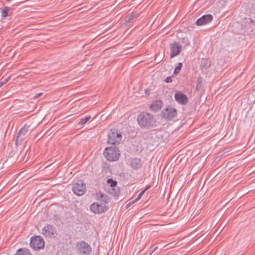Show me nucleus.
I'll use <instances>...</instances> for the list:
<instances>
[{
    "mask_svg": "<svg viewBox=\"0 0 255 255\" xmlns=\"http://www.w3.org/2000/svg\"><path fill=\"white\" fill-rule=\"evenodd\" d=\"M182 45L179 43L174 41L169 44L170 50V57L172 58L180 54L182 50Z\"/></svg>",
    "mask_w": 255,
    "mask_h": 255,
    "instance_id": "10",
    "label": "nucleus"
},
{
    "mask_svg": "<svg viewBox=\"0 0 255 255\" xmlns=\"http://www.w3.org/2000/svg\"><path fill=\"white\" fill-rule=\"evenodd\" d=\"M157 249H158V247H155V248H154V249L153 250V251H152L151 253H152H152H153L154 252H155V251Z\"/></svg>",
    "mask_w": 255,
    "mask_h": 255,
    "instance_id": "34",
    "label": "nucleus"
},
{
    "mask_svg": "<svg viewBox=\"0 0 255 255\" xmlns=\"http://www.w3.org/2000/svg\"><path fill=\"white\" fill-rule=\"evenodd\" d=\"M181 42L182 44L183 45L184 48H185L190 45V42L187 37L182 38L181 39Z\"/></svg>",
    "mask_w": 255,
    "mask_h": 255,
    "instance_id": "25",
    "label": "nucleus"
},
{
    "mask_svg": "<svg viewBox=\"0 0 255 255\" xmlns=\"http://www.w3.org/2000/svg\"><path fill=\"white\" fill-rule=\"evenodd\" d=\"M211 66V63L207 60H203L201 63L200 67L202 70H207Z\"/></svg>",
    "mask_w": 255,
    "mask_h": 255,
    "instance_id": "19",
    "label": "nucleus"
},
{
    "mask_svg": "<svg viewBox=\"0 0 255 255\" xmlns=\"http://www.w3.org/2000/svg\"><path fill=\"white\" fill-rule=\"evenodd\" d=\"M90 209L92 212L96 214H101L107 211L109 209L108 206L104 205L98 203H93L90 206Z\"/></svg>",
    "mask_w": 255,
    "mask_h": 255,
    "instance_id": "8",
    "label": "nucleus"
},
{
    "mask_svg": "<svg viewBox=\"0 0 255 255\" xmlns=\"http://www.w3.org/2000/svg\"><path fill=\"white\" fill-rule=\"evenodd\" d=\"M15 255H31V253L29 249L22 248L16 251Z\"/></svg>",
    "mask_w": 255,
    "mask_h": 255,
    "instance_id": "18",
    "label": "nucleus"
},
{
    "mask_svg": "<svg viewBox=\"0 0 255 255\" xmlns=\"http://www.w3.org/2000/svg\"><path fill=\"white\" fill-rule=\"evenodd\" d=\"M91 119L90 116H87L84 118L80 119V121L78 123V125L82 126L85 125Z\"/></svg>",
    "mask_w": 255,
    "mask_h": 255,
    "instance_id": "22",
    "label": "nucleus"
},
{
    "mask_svg": "<svg viewBox=\"0 0 255 255\" xmlns=\"http://www.w3.org/2000/svg\"><path fill=\"white\" fill-rule=\"evenodd\" d=\"M108 137V143L113 145L119 144L122 137L120 131L117 128H111Z\"/></svg>",
    "mask_w": 255,
    "mask_h": 255,
    "instance_id": "3",
    "label": "nucleus"
},
{
    "mask_svg": "<svg viewBox=\"0 0 255 255\" xmlns=\"http://www.w3.org/2000/svg\"><path fill=\"white\" fill-rule=\"evenodd\" d=\"M163 103L161 100H157L152 102L150 108L151 110L154 112L160 110L163 107Z\"/></svg>",
    "mask_w": 255,
    "mask_h": 255,
    "instance_id": "16",
    "label": "nucleus"
},
{
    "mask_svg": "<svg viewBox=\"0 0 255 255\" xmlns=\"http://www.w3.org/2000/svg\"><path fill=\"white\" fill-rule=\"evenodd\" d=\"M72 191L77 196H81L84 194L86 191V188L83 180L79 179L73 183Z\"/></svg>",
    "mask_w": 255,
    "mask_h": 255,
    "instance_id": "6",
    "label": "nucleus"
},
{
    "mask_svg": "<svg viewBox=\"0 0 255 255\" xmlns=\"http://www.w3.org/2000/svg\"><path fill=\"white\" fill-rule=\"evenodd\" d=\"M152 255V253H150V254L149 255Z\"/></svg>",
    "mask_w": 255,
    "mask_h": 255,
    "instance_id": "37",
    "label": "nucleus"
},
{
    "mask_svg": "<svg viewBox=\"0 0 255 255\" xmlns=\"http://www.w3.org/2000/svg\"><path fill=\"white\" fill-rule=\"evenodd\" d=\"M133 203H131V202L130 203H129L127 205V207H128L129 206H130V205L132 204Z\"/></svg>",
    "mask_w": 255,
    "mask_h": 255,
    "instance_id": "35",
    "label": "nucleus"
},
{
    "mask_svg": "<svg viewBox=\"0 0 255 255\" xmlns=\"http://www.w3.org/2000/svg\"><path fill=\"white\" fill-rule=\"evenodd\" d=\"M130 165L131 168L134 170L140 168L142 166L141 159L136 157L131 158Z\"/></svg>",
    "mask_w": 255,
    "mask_h": 255,
    "instance_id": "15",
    "label": "nucleus"
},
{
    "mask_svg": "<svg viewBox=\"0 0 255 255\" xmlns=\"http://www.w3.org/2000/svg\"><path fill=\"white\" fill-rule=\"evenodd\" d=\"M137 121L141 128L149 129L156 126V121L154 116L145 112H142L137 115Z\"/></svg>",
    "mask_w": 255,
    "mask_h": 255,
    "instance_id": "1",
    "label": "nucleus"
},
{
    "mask_svg": "<svg viewBox=\"0 0 255 255\" xmlns=\"http://www.w3.org/2000/svg\"><path fill=\"white\" fill-rule=\"evenodd\" d=\"M144 193V191L142 190L141 192L139 193V194L137 196V198L135 200H134L131 202V203H134L135 202H136L137 200H139L141 198V197L143 196Z\"/></svg>",
    "mask_w": 255,
    "mask_h": 255,
    "instance_id": "27",
    "label": "nucleus"
},
{
    "mask_svg": "<svg viewBox=\"0 0 255 255\" xmlns=\"http://www.w3.org/2000/svg\"><path fill=\"white\" fill-rule=\"evenodd\" d=\"M104 155L108 161H117L119 159L120 155L119 147L117 146L107 147L104 151Z\"/></svg>",
    "mask_w": 255,
    "mask_h": 255,
    "instance_id": "2",
    "label": "nucleus"
},
{
    "mask_svg": "<svg viewBox=\"0 0 255 255\" xmlns=\"http://www.w3.org/2000/svg\"><path fill=\"white\" fill-rule=\"evenodd\" d=\"M144 92H145V93L146 95H149L150 93V90L149 89H145Z\"/></svg>",
    "mask_w": 255,
    "mask_h": 255,
    "instance_id": "31",
    "label": "nucleus"
},
{
    "mask_svg": "<svg viewBox=\"0 0 255 255\" xmlns=\"http://www.w3.org/2000/svg\"><path fill=\"white\" fill-rule=\"evenodd\" d=\"M76 249L77 253L82 255H88L92 252L91 247L84 241L77 242Z\"/></svg>",
    "mask_w": 255,
    "mask_h": 255,
    "instance_id": "5",
    "label": "nucleus"
},
{
    "mask_svg": "<svg viewBox=\"0 0 255 255\" xmlns=\"http://www.w3.org/2000/svg\"><path fill=\"white\" fill-rule=\"evenodd\" d=\"M175 100L181 105H185L188 103V98L181 92H176L174 94Z\"/></svg>",
    "mask_w": 255,
    "mask_h": 255,
    "instance_id": "13",
    "label": "nucleus"
},
{
    "mask_svg": "<svg viewBox=\"0 0 255 255\" xmlns=\"http://www.w3.org/2000/svg\"><path fill=\"white\" fill-rule=\"evenodd\" d=\"M107 182L108 184H109L110 185V186L112 188H113V189H114V188L117 186V181L116 180H114L112 178H109L107 180Z\"/></svg>",
    "mask_w": 255,
    "mask_h": 255,
    "instance_id": "24",
    "label": "nucleus"
},
{
    "mask_svg": "<svg viewBox=\"0 0 255 255\" xmlns=\"http://www.w3.org/2000/svg\"><path fill=\"white\" fill-rule=\"evenodd\" d=\"M150 187H151V186L150 185H148L146 186L145 188L143 191H144V192H145L146 190H147Z\"/></svg>",
    "mask_w": 255,
    "mask_h": 255,
    "instance_id": "33",
    "label": "nucleus"
},
{
    "mask_svg": "<svg viewBox=\"0 0 255 255\" xmlns=\"http://www.w3.org/2000/svg\"><path fill=\"white\" fill-rule=\"evenodd\" d=\"M249 24L250 27L255 29V19L253 20L250 19Z\"/></svg>",
    "mask_w": 255,
    "mask_h": 255,
    "instance_id": "28",
    "label": "nucleus"
},
{
    "mask_svg": "<svg viewBox=\"0 0 255 255\" xmlns=\"http://www.w3.org/2000/svg\"><path fill=\"white\" fill-rule=\"evenodd\" d=\"M150 139L152 140L151 143L152 145H158L159 143L163 140V135L161 132L157 130H153L149 133Z\"/></svg>",
    "mask_w": 255,
    "mask_h": 255,
    "instance_id": "11",
    "label": "nucleus"
},
{
    "mask_svg": "<svg viewBox=\"0 0 255 255\" xmlns=\"http://www.w3.org/2000/svg\"><path fill=\"white\" fill-rule=\"evenodd\" d=\"M42 233L46 236L51 237L55 233V229L53 226L47 224L42 229Z\"/></svg>",
    "mask_w": 255,
    "mask_h": 255,
    "instance_id": "14",
    "label": "nucleus"
},
{
    "mask_svg": "<svg viewBox=\"0 0 255 255\" xmlns=\"http://www.w3.org/2000/svg\"><path fill=\"white\" fill-rule=\"evenodd\" d=\"M182 67V63L181 62H179L178 63L177 65L175 67V68L174 69V70L173 72V74L174 75L178 74L180 72V71L181 70Z\"/></svg>",
    "mask_w": 255,
    "mask_h": 255,
    "instance_id": "26",
    "label": "nucleus"
},
{
    "mask_svg": "<svg viewBox=\"0 0 255 255\" xmlns=\"http://www.w3.org/2000/svg\"><path fill=\"white\" fill-rule=\"evenodd\" d=\"M10 76H9L8 77L5 78V79H4V80L2 81V82H1V84L2 85L3 84H6L10 79Z\"/></svg>",
    "mask_w": 255,
    "mask_h": 255,
    "instance_id": "30",
    "label": "nucleus"
},
{
    "mask_svg": "<svg viewBox=\"0 0 255 255\" xmlns=\"http://www.w3.org/2000/svg\"><path fill=\"white\" fill-rule=\"evenodd\" d=\"M10 7L5 6L3 9H2L1 12V15L2 17H6L8 16V12L9 11Z\"/></svg>",
    "mask_w": 255,
    "mask_h": 255,
    "instance_id": "23",
    "label": "nucleus"
},
{
    "mask_svg": "<svg viewBox=\"0 0 255 255\" xmlns=\"http://www.w3.org/2000/svg\"><path fill=\"white\" fill-rule=\"evenodd\" d=\"M172 77H173V76H168V77H166L164 80V82L167 83H169L172 82Z\"/></svg>",
    "mask_w": 255,
    "mask_h": 255,
    "instance_id": "29",
    "label": "nucleus"
},
{
    "mask_svg": "<svg viewBox=\"0 0 255 255\" xmlns=\"http://www.w3.org/2000/svg\"><path fill=\"white\" fill-rule=\"evenodd\" d=\"M30 247L35 251H39L44 248L45 243L40 236H33L30 238Z\"/></svg>",
    "mask_w": 255,
    "mask_h": 255,
    "instance_id": "4",
    "label": "nucleus"
},
{
    "mask_svg": "<svg viewBox=\"0 0 255 255\" xmlns=\"http://www.w3.org/2000/svg\"><path fill=\"white\" fill-rule=\"evenodd\" d=\"M137 16V15H136V14L134 12L131 13L129 16L126 17L125 24H127V23L130 22L132 20H133L134 18Z\"/></svg>",
    "mask_w": 255,
    "mask_h": 255,
    "instance_id": "21",
    "label": "nucleus"
},
{
    "mask_svg": "<svg viewBox=\"0 0 255 255\" xmlns=\"http://www.w3.org/2000/svg\"><path fill=\"white\" fill-rule=\"evenodd\" d=\"M202 82H203L202 78L201 77H198L196 81V89L197 91H200L202 89Z\"/></svg>",
    "mask_w": 255,
    "mask_h": 255,
    "instance_id": "20",
    "label": "nucleus"
},
{
    "mask_svg": "<svg viewBox=\"0 0 255 255\" xmlns=\"http://www.w3.org/2000/svg\"><path fill=\"white\" fill-rule=\"evenodd\" d=\"M2 86V84L0 83V87Z\"/></svg>",
    "mask_w": 255,
    "mask_h": 255,
    "instance_id": "36",
    "label": "nucleus"
},
{
    "mask_svg": "<svg viewBox=\"0 0 255 255\" xmlns=\"http://www.w3.org/2000/svg\"><path fill=\"white\" fill-rule=\"evenodd\" d=\"M96 196L97 200L105 204H107L110 201V197L100 191L96 193Z\"/></svg>",
    "mask_w": 255,
    "mask_h": 255,
    "instance_id": "17",
    "label": "nucleus"
},
{
    "mask_svg": "<svg viewBox=\"0 0 255 255\" xmlns=\"http://www.w3.org/2000/svg\"><path fill=\"white\" fill-rule=\"evenodd\" d=\"M30 127V125H27L26 124H25L24 126L19 130L15 140V144L16 145L18 144L19 145L22 143V141L24 139V136L29 131Z\"/></svg>",
    "mask_w": 255,
    "mask_h": 255,
    "instance_id": "9",
    "label": "nucleus"
},
{
    "mask_svg": "<svg viewBox=\"0 0 255 255\" xmlns=\"http://www.w3.org/2000/svg\"><path fill=\"white\" fill-rule=\"evenodd\" d=\"M42 95V93H38V94H36V95L34 96V99L38 98L40 97Z\"/></svg>",
    "mask_w": 255,
    "mask_h": 255,
    "instance_id": "32",
    "label": "nucleus"
},
{
    "mask_svg": "<svg viewBox=\"0 0 255 255\" xmlns=\"http://www.w3.org/2000/svg\"><path fill=\"white\" fill-rule=\"evenodd\" d=\"M161 114L162 118L167 121H170L176 117L177 111L175 108L168 106L161 111Z\"/></svg>",
    "mask_w": 255,
    "mask_h": 255,
    "instance_id": "7",
    "label": "nucleus"
},
{
    "mask_svg": "<svg viewBox=\"0 0 255 255\" xmlns=\"http://www.w3.org/2000/svg\"><path fill=\"white\" fill-rule=\"evenodd\" d=\"M213 19L211 14H205L197 19L195 23L197 26H201L211 22Z\"/></svg>",
    "mask_w": 255,
    "mask_h": 255,
    "instance_id": "12",
    "label": "nucleus"
}]
</instances>
